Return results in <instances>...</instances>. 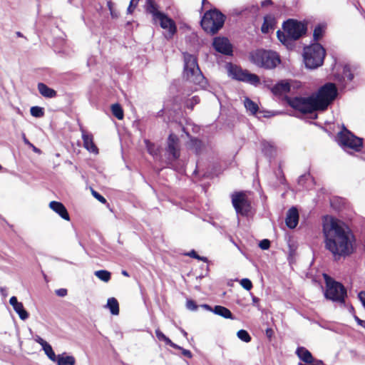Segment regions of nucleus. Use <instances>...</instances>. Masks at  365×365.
I'll return each mask as SVG.
<instances>
[{
	"mask_svg": "<svg viewBox=\"0 0 365 365\" xmlns=\"http://www.w3.org/2000/svg\"><path fill=\"white\" fill-rule=\"evenodd\" d=\"M324 247L335 261L352 255L356 249V239L351 230L344 223L331 218L323 225Z\"/></svg>",
	"mask_w": 365,
	"mask_h": 365,
	"instance_id": "nucleus-1",
	"label": "nucleus"
},
{
	"mask_svg": "<svg viewBox=\"0 0 365 365\" xmlns=\"http://www.w3.org/2000/svg\"><path fill=\"white\" fill-rule=\"evenodd\" d=\"M282 29L284 31H277V37L288 48H292L294 41L306 34L307 25L296 19H289L283 23Z\"/></svg>",
	"mask_w": 365,
	"mask_h": 365,
	"instance_id": "nucleus-2",
	"label": "nucleus"
},
{
	"mask_svg": "<svg viewBox=\"0 0 365 365\" xmlns=\"http://www.w3.org/2000/svg\"><path fill=\"white\" fill-rule=\"evenodd\" d=\"M225 19V16L218 9H210L204 14L200 25L207 34L214 35L222 28Z\"/></svg>",
	"mask_w": 365,
	"mask_h": 365,
	"instance_id": "nucleus-3",
	"label": "nucleus"
},
{
	"mask_svg": "<svg viewBox=\"0 0 365 365\" xmlns=\"http://www.w3.org/2000/svg\"><path fill=\"white\" fill-rule=\"evenodd\" d=\"M338 95L337 88L334 83H327L314 94L319 111L326 110Z\"/></svg>",
	"mask_w": 365,
	"mask_h": 365,
	"instance_id": "nucleus-4",
	"label": "nucleus"
},
{
	"mask_svg": "<svg viewBox=\"0 0 365 365\" xmlns=\"http://www.w3.org/2000/svg\"><path fill=\"white\" fill-rule=\"evenodd\" d=\"M183 76L186 80L195 84L201 83L204 79V76L198 66L197 57L185 52L183 53Z\"/></svg>",
	"mask_w": 365,
	"mask_h": 365,
	"instance_id": "nucleus-5",
	"label": "nucleus"
},
{
	"mask_svg": "<svg viewBox=\"0 0 365 365\" xmlns=\"http://www.w3.org/2000/svg\"><path fill=\"white\" fill-rule=\"evenodd\" d=\"M326 51L319 43H314L304 49V60L306 67L317 68L324 63Z\"/></svg>",
	"mask_w": 365,
	"mask_h": 365,
	"instance_id": "nucleus-6",
	"label": "nucleus"
},
{
	"mask_svg": "<svg viewBox=\"0 0 365 365\" xmlns=\"http://www.w3.org/2000/svg\"><path fill=\"white\" fill-rule=\"evenodd\" d=\"M324 277L326 284L325 297L334 302L340 304H344L345 298L347 296L345 287L326 274H324Z\"/></svg>",
	"mask_w": 365,
	"mask_h": 365,
	"instance_id": "nucleus-7",
	"label": "nucleus"
},
{
	"mask_svg": "<svg viewBox=\"0 0 365 365\" xmlns=\"http://www.w3.org/2000/svg\"><path fill=\"white\" fill-rule=\"evenodd\" d=\"M251 60L257 66L265 69L274 68L281 62L276 52L263 49L257 50L252 53Z\"/></svg>",
	"mask_w": 365,
	"mask_h": 365,
	"instance_id": "nucleus-8",
	"label": "nucleus"
},
{
	"mask_svg": "<svg viewBox=\"0 0 365 365\" xmlns=\"http://www.w3.org/2000/svg\"><path fill=\"white\" fill-rule=\"evenodd\" d=\"M230 197L236 213L243 217L249 216L252 210V202L249 197V192L235 191L231 194Z\"/></svg>",
	"mask_w": 365,
	"mask_h": 365,
	"instance_id": "nucleus-9",
	"label": "nucleus"
},
{
	"mask_svg": "<svg viewBox=\"0 0 365 365\" xmlns=\"http://www.w3.org/2000/svg\"><path fill=\"white\" fill-rule=\"evenodd\" d=\"M338 142L343 148H347L359 152L363 148V138L356 136L346 127L343 126L342 130L337 134Z\"/></svg>",
	"mask_w": 365,
	"mask_h": 365,
	"instance_id": "nucleus-10",
	"label": "nucleus"
},
{
	"mask_svg": "<svg viewBox=\"0 0 365 365\" xmlns=\"http://www.w3.org/2000/svg\"><path fill=\"white\" fill-rule=\"evenodd\" d=\"M288 103L294 110H299L304 114L319 111L314 94L308 97H294L290 98Z\"/></svg>",
	"mask_w": 365,
	"mask_h": 365,
	"instance_id": "nucleus-11",
	"label": "nucleus"
},
{
	"mask_svg": "<svg viewBox=\"0 0 365 365\" xmlns=\"http://www.w3.org/2000/svg\"><path fill=\"white\" fill-rule=\"evenodd\" d=\"M229 73L230 76L235 80L247 82L252 85H257L260 82V79L257 75L250 73L246 70H242L240 66L236 65H230Z\"/></svg>",
	"mask_w": 365,
	"mask_h": 365,
	"instance_id": "nucleus-12",
	"label": "nucleus"
},
{
	"mask_svg": "<svg viewBox=\"0 0 365 365\" xmlns=\"http://www.w3.org/2000/svg\"><path fill=\"white\" fill-rule=\"evenodd\" d=\"M158 14V17L156 18V21H159L160 26L162 29L168 30L169 37L172 38L177 32V26L175 22L164 13Z\"/></svg>",
	"mask_w": 365,
	"mask_h": 365,
	"instance_id": "nucleus-13",
	"label": "nucleus"
},
{
	"mask_svg": "<svg viewBox=\"0 0 365 365\" xmlns=\"http://www.w3.org/2000/svg\"><path fill=\"white\" fill-rule=\"evenodd\" d=\"M166 151L171 155L172 160H176L180 158L179 138L176 135H169Z\"/></svg>",
	"mask_w": 365,
	"mask_h": 365,
	"instance_id": "nucleus-14",
	"label": "nucleus"
},
{
	"mask_svg": "<svg viewBox=\"0 0 365 365\" xmlns=\"http://www.w3.org/2000/svg\"><path fill=\"white\" fill-rule=\"evenodd\" d=\"M212 46L219 53L225 55H231L232 53V46L228 38L225 37L215 38Z\"/></svg>",
	"mask_w": 365,
	"mask_h": 365,
	"instance_id": "nucleus-15",
	"label": "nucleus"
},
{
	"mask_svg": "<svg viewBox=\"0 0 365 365\" xmlns=\"http://www.w3.org/2000/svg\"><path fill=\"white\" fill-rule=\"evenodd\" d=\"M49 207L63 220L70 221V215L62 202L54 200L51 201L49 203Z\"/></svg>",
	"mask_w": 365,
	"mask_h": 365,
	"instance_id": "nucleus-16",
	"label": "nucleus"
},
{
	"mask_svg": "<svg viewBox=\"0 0 365 365\" xmlns=\"http://www.w3.org/2000/svg\"><path fill=\"white\" fill-rule=\"evenodd\" d=\"M285 222L286 225L290 229H294L297 226L299 212L296 207H292L287 211Z\"/></svg>",
	"mask_w": 365,
	"mask_h": 365,
	"instance_id": "nucleus-17",
	"label": "nucleus"
},
{
	"mask_svg": "<svg viewBox=\"0 0 365 365\" xmlns=\"http://www.w3.org/2000/svg\"><path fill=\"white\" fill-rule=\"evenodd\" d=\"M82 139L83 146L87 150L94 154H98L99 153V150L93 141V136L91 133L83 132Z\"/></svg>",
	"mask_w": 365,
	"mask_h": 365,
	"instance_id": "nucleus-18",
	"label": "nucleus"
},
{
	"mask_svg": "<svg viewBox=\"0 0 365 365\" xmlns=\"http://www.w3.org/2000/svg\"><path fill=\"white\" fill-rule=\"evenodd\" d=\"M295 353L298 358L307 365H309L314 361V356L312 353L304 346L298 347Z\"/></svg>",
	"mask_w": 365,
	"mask_h": 365,
	"instance_id": "nucleus-19",
	"label": "nucleus"
},
{
	"mask_svg": "<svg viewBox=\"0 0 365 365\" xmlns=\"http://www.w3.org/2000/svg\"><path fill=\"white\" fill-rule=\"evenodd\" d=\"M277 24L276 19L272 14H267L264 17V21L261 26L262 34H267L270 30H274Z\"/></svg>",
	"mask_w": 365,
	"mask_h": 365,
	"instance_id": "nucleus-20",
	"label": "nucleus"
},
{
	"mask_svg": "<svg viewBox=\"0 0 365 365\" xmlns=\"http://www.w3.org/2000/svg\"><path fill=\"white\" fill-rule=\"evenodd\" d=\"M145 11L147 13L152 14L154 21H156V18L158 17V14L163 13L158 11V5L154 0H146Z\"/></svg>",
	"mask_w": 365,
	"mask_h": 365,
	"instance_id": "nucleus-21",
	"label": "nucleus"
},
{
	"mask_svg": "<svg viewBox=\"0 0 365 365\" xmlns=\"http://www.w3.org/2000/svg\"><path fill=\"white\" fill-rule=\"evenodd\" d=\"M290 84L288 82L281 81L277 83L271 89L273 94L280 96L290 91Z\"/></svg>",
	"mask_w": 365,
	"mask_h": 365,
	"instance_id": "nucleus-22",
	"label": "nucleus"
},
{
	"mask_svg": "<svg viewBox=\"0 0 365 365\" xmlns=\"http://www.w3.org/2000/svg\"><path fill=\"white\" fill-rule=\"evenodd\" d=\"M38 90L41 96L46 98H55L57 96V92L53 88H49L43 83H38Z\"/></svg>",
	"mask_w": 365,
	"mask_h": 365,
	"instance_id": "nucleus-23",
	"label": "nucleus"
},
{
	"mask_svg": "<svg viewBox=\"0 0 365 365\" xmlns=\"http://www.w3.org/2000/svg\"><path fill=\"white\" fill-rule=\"evenodd\" d=\"M188 146L196 155H200L204 149L202 141L196 138H190Z\"/></svg>",
	"mask_w": 365,
	"mask_h": 365,
	"instance_id": "nucleus-24",
	"label": "nucleus"
},
{
	"mask_svg": "<svg viewBox=\"0 0 365 365\" xmlns=\"http://www.w3.org/2000/svg\"><path fill=\"white\" fill-rule=\"evenodd\" d=\"M57 365H74L76 359L73 356H66L65 354H58L56 357Z\"/></svg>",
	"mask_w": 365,
	"mask_h": 365,
	"instance_id": "nucleus-25",
	"label": "nucleus"
},
{
	"mask_svg": "<svg viewBox=\"0 0 365 365\" xmlns=\"http://www.w3.org/2000/svg\"><path fill=\"white\" fill-rule=\"evenodd\" d=\"M213 312L215 314L221 316L225 319H234L233 315H232V312H230V310L228 309L227 308L220 306V305L215 306L214 307Z\"/></svg>",
	"mask_w": 365,
	"mask_h": 365,
	"instance_id": "nucleus-26",
	"label": "nucleus"
},
{
	"mask_svg": "<svg viewBox=\"0 0 365 365\" xmlns=\"http://www.w3.org/2000/svg\"><path fill=\"white\" fill-rule=\"evenodd\" d=\"M155 335L158 340L163 341L165 344L169 345L170 346L174 349H181V346L177 345L173 343L168 336H166L159 329L155 330Z\"/></svg>",
	"mask_w": 365,
	"mask_h": 365,
	"instance_id": "nucleus-27",
	"label": "nucleus"
},
{
	"mask_svg": "<svg viewBox=\"0 0 365 365\" xmlns=\"http://www.w3.org/2000/svg\"><path fill=\"white\" fill-rule=\"evenodd\" d=\"M107 307L109 308L112 314L118 315L119 314V304L115 298H109L107 302Z\"/></svg>",
	"mask_w": 365,
	"mask_h": 365,
	"instance_id": "nucleus-28",
	"label": "nucleus"
},
{
	"mask_svg": "<svg viewBox=\"0 0 365 365\" xmlns=\"http://www.w3.org/2000/svg\"><path fill=\"white\" fill-rule=\"evenodd\" d=\"M112 114L118 120H123L124 118V111L119 103H114L111 106Z\"/></svg>",
	"mask_w": 365,
	"mask_h": 365,
	"instance_id": "nucleus-29",
	"label": "nucleus"
},
{
	"mask_svg": "<svg viewBox=\"0 0 365 365\" xmlns=\"http://www.w3.org/2000/svg\"><path fill=\"white\" fill-rule=\"evenodd\" d=\"M245 106L253 115L256 114L259 110L258 105L249 98H245Z\"/></svg>",
	"mask_w": 365,
	"mask_h": 365,
	"instance_id": "nucleus-30",
	"label": "nucleus"
},
{
	"mask_svg": "<svg viewBox=\"0 0 365 365\" xmlns=\"http://www.w3.org/2000/svg\"><path fill=\"white\" fill-rule=\"evenodd\" d=\"M147 150L149 154L153 157L157 156L160 153V148L156 146L153 143H151L148 140H145Z\"/></svg>",
	"mask_w": 365,
	"mask_h": 365,
	"instance_id": "nucleus-31",
	"label": "nucleus"
},
{
	"mask_svg": "<svg viewBox=\"0 0 365 365\" xmlns=\"http://www.w3.org/2000/svg\"><path fill=\"white\" fill-rule=\"evenodd\" d=\"M13 308L14 311L19 314L21 319L25 320L28 319L29 313L25 310L24 305L21 302L13 307Z\"/></svg>",
	"mask_w": 365,
	"mask_h": 365,
	"instance_id": "nucleus-32",
	"label": "nucleus"
},
{
	"mask_svg": "<svg viewBox=\"0 0 365 365\" xmlns=\"http://www.w3.org/2000/svg\"><path fill=\"white\" fill-rule=\"evenodd\" d=\"M324 33V26H322L321 24H318L314 28V30L313 32V38H314V40L316 41L315 43H318L317 41H319L322 38Z\"/></svg>",
	"mask_w": 365,
	"mask_h": 365,
	"instance_id": "nucleus-33",
	"label": "nucleus"
},
{
	"mask_svg": "<svg viewBox=\"0 0 365 365\" xmlns=\"http://www.w3.org/2000/svg\"><path fill=\"white\" fill-rule=\"evenodd\" d=\"M95 275L105 282H108L111 278L110 272L104 269L95 272Z\"/></svg>",
	"mask_w": 365,
	"mask_h": 365,
	"instance_id": "nucleus-34",
	"label": "nucleus"
},
{
	"mask_svg": "<svg viewBox=\"0 0 365 365\" xmlns=\"http://www.w3.org/2000/svg\"><path fill=\"white\" fill-rule=\"evenodd\" d=\"M42 348L49 359H51L53 361H56L57 356H56L51 346L48 343L46 344V345L43 346Z\"/></svg>",
	"mask_w": 365,
	"mask_h": 365,
	"instance_id": "nucleus-35",
	"label": "nucleus"
},
{
	"mask_svg": "<svg viewBox=\"0 0 365 365\" xmlns=\"http://www.w3.org/2000/svg\"><path fill=\"white\" fill-rule=\"evenodd\" d=\"M31 115L36 118H41L44 115V110L39 106H33L30 109Z\"/></svg>",
	"mask_w": 365,
	"mask_h": 365,
	"instance_id": "nucleus-36",
	"label": "nucleus"
},
{
	"mask_svg": "<svg viewBox=\"0 0 365 365\" xmlns=\"http://www.w3.org/2000/svg\"><path fill=\"white\" fill-rule=\"evenodd\" d=\"M237 336L240 340L247 343L250 342L252 339L250 334L245 329L239 330L237 333Z\"/></svg>",
	"mask_w": 365,
	"mask_h": 365,
	"instance_id": "nucleus-37",
	"label": "nucleus"
},
{
	"mask_svg": "<svg viewBox=\"0 0 365 365\" xmlns=\"http://www.w3.org/2000/svg\"><path fill=\"white\" fill-rule=\"evenodd\" d=\"M200 101V97L197 96H192L187 102L186 106L190 110H193L195 105L198 104Z\"/></svg>",
	"mask_w": 365,
	"mask_h": 365,
	"instance_id": "nucleus-38",
	"label": "nucleus"
},
{
	"mask_svg": "<svg viewBox=\"0 0 365 365\" xmlns=\"http://www.w3.org/2000/svg\"><path fill=\"white\" fill-rule=\"evenodd\" d=\"M240 284L247 291L251 290L253 287L252 282L247 278L241 279Z\"/></svg>",
	"mask_w": 365,
	"mask_h": 365,
	"instance_id": "nucleus-39",
	"label": "nucleus"
},
{
	"mask_svg": "<svg viewBox=\"0 0 365 365\" xmlns=\"http://www.w3.org/2000/svg\"><path fill=\"white\" fill-rule=\"evenodd\" d=\"M91 193L93 195V196L96 199L98 200L99 202H101V203L103 204H106L107 202V200L103 196L101 195V194H99L98 192H96V190H91Z\"/></svg>",
	"mask_w": 365,
	"mask_h": 365,
	"instance_id": "nucleus-40",
	"label": "nucleus"
},
{
	"mask_svg": "<svg viewBox=\"0 0 365 365\" xmlns=\"http://www.w3.org/2000/svg\"><path fill=\"white\" fill-rule=\"evenodd\" d=\"M186 307L191 311H195L198 307L194 300L187 299L186 302Z\"/></svg>",
	"mask_w": 365,
	"mask_h": 365,
	"instance_id": "nucleus-41",
	"label": "nucleus"
},
{
	"mask_svg": "<svg viewBox=\"0 0 365 365\" xmlns=\"http://www.w3.org/2000/svg\"><path fill=\"white\" fill-rule=\"evenodd\" d=\"M259 247L263 250H267L270 247V241L267 239L262 240L260 241Z\"/></svg>",
	"mask_w": 365,
	"mask_h": 365,
	"instance_id": "nucleus-42",
	"label": "nucleus"
},
{
	"mask_svg": "<svg viewBox=\"0 0 365 365\" xmlns=\"http://www.w3.org/2000/svg\"><path fill=\"white\" fill-rule=\"evenodd\" d=\"M138 0H131L128 7V13L132 14L138 5Z\"/></svg>",
	"mask_w": 365,
	"mask_h": 365,
	"instance_id": "nucleus-43",
	"label": "nucleus"
},
{
	"mask_svg": "<svg viewBox=\"0 0 365 365\" xmlns=\"http://www.w3.org/2000/svg\"><path fill=\"white\" fill-rule=\"evenodd\" d=\"M24 143L28 145L29 147H31L32 148V150L36 153H41V150L38 148H36V146H34L32 143H31L29 142V140L26 138L24 137Z\"/></svg>",
	"mask_w": 365,
	"mask_h": 365,
	"instance_id": "nucleus-44",
	"label": "nucleus"
},
{
	"mask_svg": "<svg viewBox=\"0 0 365 365\" xmlns=\"http://www.w3.org/2000/svg\"><path fill=\"white\" fill-rule=\"evenodd\" d=\"M265 334L269 341H272V339L274 334V330L272 328H267L265 330Z\"/></svg>",
	"mask_w": 365,
	"mask_h": 365,
	"instance_id": "nucleus-45",
	"label": "nucleus"
},
{
	"mask_svg": "<svg viewBox=\"0 0 365 365\" xmlns=\"http://www.w3.org/2000/svg\"><path fill=\"white\" fill-rule=\"evenodd\" d=\"M179 350L182 351V354L185 356H186L188 359H190L192 357V354L190 350L185 349L181 347V349H178Z\"/></svg>",
	"mask_w": 365,
	"mask_h": 365,
	"instance_id": "nucleus-46",
	"label": "nucleus"
},
{
	"mask_svg": "<svg viewBox=\"0 0 365 365\" xmlns=\"http://www.w3.org/2000/svg\"><path fill=\"white\" fill-rule=\"evenodd\" d=\"M67 293L68 291L66 289L61 288L56 290V294L59 297H65L67 295Z\"/></svg>",
	"mask_w": 365,
	"mask_h": 365,
	"instance_id": "nucleus-47",
	"label": "nucleus"
},
{
	"mask_svg": "<svg viewBox=\"0 0 365 365\" xmlns=\"http://www.w3.org/2000/svg\"><path fill=\"white\" fill-rule=\"evenodd\" d=\"M298 365H307V364L299 362L298 364ZM309 365H324V364L323 361L319 360V359H316L314 358V361L312 364H310Z\"/></svg>",
	"mask_w": 365,
	"mask_h": 365,
	"instance_id": "nucleus-48",
	"label": "nucleus"
},
{
	"mask_svg": "<svg viewBox=\"0 0 365 365\" xmlns=\"http://www.w3.org/2000/svg\"><path fill=\"white\" fill-rule=\"evenodd\" d=\"M9 303L12 306V307H14L16 305H17L19 303H20L19 302H18V299L16 297L13 296L10 298L9 299Z\"/></svg>",
	"mask_w": 365,
	"mask_h": 365,
	"instance_id": "nucleus-49",
	"label": "nucleus"
},
{
	"mask_svg": "<svg viewBox=\"0 0 365 365\" xmlns=\"http://www.w3.org/2000/svg\"><path fill=\"white\" fill-rule=\"evenodd\" d=\"M252 302H253V304L258 308V309H260L259 304V299L258 297L253 296L252 297Z\"/></svg>",
	"mask_w": 365,
	"mask_h": 365,
	"instance_id": "nucleus-50",
	"label": "nucleus"
},
{
	"mask_svg": "<svg viewBox=\"0 0 365 365\" xmlns=\"http://www.w3.org/2000/svg\"><path fill=\"white\" fill-rule=\"evenodd\" d=\"M188 256L193 257L195 259H200V256L197 255V253L195 250H192L187 254Z\"/></svg>",
	"mask_w": 365,
	"mask_h": 365,
	"instance_id": "nucleus-51",
	"label": "nucleus"
},
{
	"mask_svg": "<svg viewBox=\"0 0 365 365\" xmlns=\"http://www.w3.org/2000/svg\"><path fill=\"white\" fill-rule=\"evenodd\" d=\"M272 4H273V2L272 0H264V1H262L261 5H262V6L264 7V6L272 5Z\"/></svg>",
	"mask_w": 365,
	"mask_h": 365,
	"instance_id": "nucleus-52",
	"label": "nucleus"
},
{
	"mask_svg": "<svg viewBox=\"0 0 365 365\" xmlns=\"http://www.w3.org/2000/svg\"><path fill=\"white\" fill-rule=\"evenodd\" d=\"M36 341L43 347V346L46 345V344H48L47 341H46L45 340H43L42 338L41 337H38V339H36Z\"/></svg>",
	"mask_w": 365,
	"mask_h": 365,
	"instance_id": "nucleus-53",
	"label": "nucleus"
},
{
	"mask_svg": "<svg viewBox=\"0 0 365 365\" xmlns=\"http://www.w3.org/2000/svg\"><path fill=\"white\" fill-rule=\"evenodd\" d=\"M201 307H203L204 309H207V310L212 311L213 312V309L208 304H205L201 305Z\"/></svg>",
	"mask_w": 365,
	"mask_h": 365,
	"instance_id": "nucleus-54",
	"label": "nucleus"
},
{
	"mask_svg": "<svg viewBox=\"0 0 365 365\" xmlns=\"http://www.w3.org/2000/svg\"><path fill=\"white\" fill-rule=\"evenodd\" d=\"M359 325L365 329V320H361Z\"/></svg>",
	"mask_w": 365,
	"mask_h": 365,
	"instance_id": "nucleus-55",
	"label": "nucleus"
},
{
	"mask_svg": "<svg viewBox=\"0 0 365 365\" xmlns=\"http://www.w3.org/2000/svg\"><path fill=\"white\" fill-rule=\"evenodd\" d=\"M354 319L356 320V322H357L358 324H359V322L362 320L357 316H354Z\"/></svg>",
	"mask_w": 365,
	"mask_h": 365,
	"instance_id": "nucleus-56",
	"label": "nucleus"
},
{
	"mask_svg": "<svg viewBox=\"0 0 365 365\" xmlns=\"http://www.w3.org/2000/svg\"><path fill=\"white\" fill-rule=\"evenodd\" d=\"M200 259V260H202V261H203V262H206V261H207V258H206V257H200V259Z\"/></svg>",
	"mask_w": 365,
	"mask_h": 365,
	"instance_id": "nucleus-57",
	"label": "nucleus"
},
{
	"mask_svg": "<svg viewBox=\"0 0 365 365\" xmlns=\"http://www.w3.org/2000/svg\"><path fill=\"white\" fill-rule=\"evenodd\" d=\"M122 274H123L124 276H126V277H128V276H129L128 273L126 271H125V270L122 271Z\"/></svg>",
	"mask_w": 365,
	"mask_h": 365,
	"instance_id": "nucleus-58",
	"label": "nucleus"
},
{
	"mask_svg": "<svg viewBox=\"0 0 365 365\" xmlns=\"http://www.w3.org/2000/svg\"><path fill=\"white\" fill-rule=\"evenodd\" d=\"M16 36L19 37H23V34L20 31L16 32Z\"/></svg>",
	"mask_w": 365,
	"mask_h": 365,
	"instance_id": "nucleus-59",
	"label": "nucleus"
},
{
	"mask_svg": "<svg viewBox=\"0 0 365 365\" xmlns=\"http://www.w3.org/2000/svg\"><path fill=\"white\" fill-rule=\"evenodd\" d=\"M205 1L206 0H202V4H205Z\"/></svg>",
	"mask_w": 365,
	"mask_h": 365,
	"instance_id": "nucleus-60",
	"label": "nucleus"
}]
</instances>
